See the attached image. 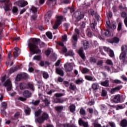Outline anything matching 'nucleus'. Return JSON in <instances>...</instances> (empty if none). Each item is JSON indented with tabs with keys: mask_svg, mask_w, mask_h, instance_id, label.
<instances>
[{
	"mask_svg": "<svg viewBox=\"0 0 127 127\" xmlns=\"http://www.w3.org/2000/svg\"><path fill=\"white\" fill-rule=\"evenodd\" d=\"M39 43L41 48L44 47V43H40V40L39 39L34 38L31 42L28 43V47L33 54H40L41 53V50L38 48V44Z\"/></svg>",
	"mask_w": 127,
	"mask_h": 127,
	"instance_id": "f257e3e1",
	"label": "nucleus"
},
{
	"mask_svg": "<svg viewBox=\"0 0 127 127\" xmlns=\"http://www.w3.org/2000/svg\"><path fill=\"white\" fill-rule=\"evenodd\" d=\"M49 116L48 114L46 113H43L42 115V116L38 118L37 119V122L39 123V124H42L44 122V121H46V120H48Z\"/></svg>",
	"mask_w": 127,
	"mask_h": 127,
	"instance_id": "f03ea898",
	"label": "nucleus"
},
{
	"mask_svg": "<svg viewBox=\"0 0 127 127\" xmlns=\"http://www.w3.org/2000/svg\"><path fill=\"white\" fill-rule=\"evenodd\" d=\"M19 87L20 90H24V89L30 88L32 91H34V88H33V84H32L29 83L27 86V84L25 83H20L19 84Z\"/></svg>",
	"mask_w": 127,
	"mask_h": 127,
	"instance_id": "7ed1b4c3",
	"label": "nucleus"
},
{
	"mask_svg": "<svg viewBox=\"0 0 127 127\" xmlns=\"http://www.w3.org/2000/svg\"><path fill=\"white\" fill-rule=\"evenodd\" d=\"M63 20V17L60 16L57 18V20L55 22V25L53 26L54 29H57L58 26L62 23V20Z\"/></svg>",
	"mask_w": 127,
	"mask_h": 127,
	"instance_id": "20e7f679",
	"label": "nucleus"
},
{
	"mask_svg": "<svg viewBox=\"0 0 127 127\" xmlns=\"http://www.w3.org/2000/svg\"><path fill=\"white\" fill-rule=\"evenodd\" d=\"M3 86L6 87L7 91H10L12 89V84H11V82L10 79H7L3 83Z\"/></svg>",
	"mask_w": 127,
	"mask_h": 127,
	"instance_id": "39448f33",
	"label": "nucleus"
},
{
	"mask_svg": "<svg viewBox=\"0 0 127 127\" xmlns=\"http://www.w3.org/2000/svg\"><path fill=\"white\" fill-rule=\"evenodd\" d=\"M127 56V53H121L119 56V59L121 61H123L124 64H127V58H126Z\"/></svg>",
	"mask_w": 127,
	"mask_h": 127,
	"instance_id": "423d86ee",
	"label": "nucleus"
},
{
	"mask_svg": "<svg viewBox=\"0 0 127 127\" xmlns=\"http://www.w3.org/2000/svg\"><path fill=\"white\" fill-rule=\"evenodd\" d=\"M16 4L20 7H24V6L28 4V2L27 1L22 0L17 1Z\"/></svg>",
	"mask_w": 127,
	"mask_h": 127,
	"instance_id": "0eeeda50",
	"label": "nucleus"
},
{
	"mask_svg": "<svg viewBox=\"0 0 127 127\" xmlns=\"http://www.w3.org/2000/svg\"><path fill=\"white\" fill-rule=\"evenodd\" d=\"M112 101L115 104H118V103H121V95H115L112 99Z\"/></svg>",
	"mask_w": 127,
	"mask_h": 127,
	"instance_id": "6e6552de",
	"label": "nucleus"
},
{
	"mask_svg": "<svg viewBox=\"0 0 127 127\" xmlns=\"http://www.w3.org/2000/svg\"><path fill=\"white\" fill-rule=\"evenodd\" d=\"M78 125L80 127H89V123L88 122H84L81 118H79L78 120Z\"/></svg>",
	"mask_w": 127,
	"mask_h": 127,
	"instance_id": "1a4fd4ad",
	"label": "nucleus"
},
{
	"mask_svg": "<svg viewBox=\"0 0 127 127\" xmlns=\"http://www.w3.org/2000/svg\"><path fill=\"white\" fill-rule=\"evenodd\" d=\"M67 48L64 47V53H65L64 56L65 57L67 56H74V53L73 52V51H69L67 53Z\"/></svg>",
	"mask_w": 127,
	"mask_h": 127,
	"instance_id": "9d476101",
	"label": "nucleus"
},
{
	"mask_svg": "<svg viewBox=\"0 0 127 127\" xmlns=\"http://www.w3.org/2000/svg\"><path fill=\"white\" fill-rule=\"evenodd\" d=\"M122 88H123V86L121 85V86H118L115 88L111 89V94H115L116 92H119V91H120V90H121Z\"/></svg>",
	"mask_w": 127,
	"mask_h": 127,
	"instance_id": "9b49d317",
	"label": "nucleus"
},
{
	"mask_svg": "<svg viewBox=\"0 0 127 127\" xmlns=\"http://www.w3.org/2000/svg\"><path fill=\"white\" fill-rule=\"evenodd\" d=\"M52 16V12H51V11H48L45 16V21H47V22H49V20L48 19H49Z\"/></svg>",
	"mask_w": 127,
	"mask_h": 127,
	"instance_id": "f8f14e48",
	"label": "nucleus"
},
{
	"mask_svg": "<svg viewBox=\"0 0 127 127\" xmlns=\"http://www.w3.org/2000/svg\"><path fill=\"white\" fill-rule=\"evenodd\" d=\"M81 43L84 48L85 50L88 49L89 46V42H88L87 40H83L81 41Z\"/></svg>",
	"mask_w": 127,
	"mask_h": 127,
	"instance_id": "ddd939ff",
	"label": "nucleus"
},
{
	"mask_svg": "<svg viewBox=\"0 0 127 127\" xmlns=\"http://www.w3.org/2000/svg\"><path fill=\"white\" fill-rule=\"evenodd\" d=\"M85 78L86 80H87V81H92L93 82H96V81H97V79H96V78L91 75H85Z\"/></svg>",
	"mask_w": 127,
	"mask_h": 127,
	"instance_id": "4468645a",
	"label": "nucleus"
},
{
	"mask_svg": "<svg viewBox=\"0 0 127 127\" xmlns=\"http://www.w3.org/2000/svg\"><path fill=\"white\" fill-rule=\"evenodd\" d=\"M92 88L94 91H97V90H99L100 85H99V83L95 82L92 84Z\"/></svg>",
	"mask_w": 127,
	"mask_h": 127,
	"instance_id": "2eb2a0df",
	"label": "nucleus"
},
{
	"mask_svg": "<svg viewBox=\"0 0 127 127\" xmlns=\"http://www.w3.org/2000/svg\"><path fill=\"white\" fill-rule=\"evenodd\" d=\"M56 72L57 74H58V75H60V76H63L64 71L63 69H62L61 68H56Z\"/></svg>",
	"mask_w": 127,
	"mask_h": 127,
	"instance_id": "dca6fc26",
	"label": "nucleus"
},
{
	"mask_svg": "<svg viewBox=\"0 0 127 127\" xmlns=\"http://www.w3.org/2000/svg\"><path fill=\"white\" fill-rule=\"evenodd\" d=\"M23 95L25 98H30L31 97V93L29 92L28 90H25L23 92Z\"/></svg>",
	"mask_w": 127,
	"mask_h": 127,
	"instance_id": "f3484780",
	"label": "nucleus"
},
{
	"mask_svg": "<svg viewBox=\"0 0 127 127\" xmlns=\"http://www.w3.org/2000/svg\"><path fill=\"white\" fill-rule=\"evenodd\" d=\"M120 39L118 37H114L110 41V43H119Z\"/></svg>",
	"mask_w": 127,
	"mask_h": 127,
	"instance_id": "a211bd4d",
	"label": "nucleus"
},
{
	"mask_svg": "<svg viewBox=\"0 0 127 127\" xmlns=\"http://www.w3.org/2000/svg\"><path fill=\"white\" fill-rule=\"evenodd\" d=\"M83 48H80L78 51V54L80 55L82 59L84 60L85 59V55L84 54V53H83Z\"/></svg>",
	"mask_w": 127,
	"mask_h": 127,
	"instance_id": "6ab92c4d",
	"label": "nucleus"
},
{
	"mask_svg": "<svg viewBox=\"0 0 127 127\" xmlns=\"http://www.w3.org/2000/svg\"><path fill=\"white\" fill-rule=\"evenodd\" d=\"M64 68L66 72H70L72 70V66L69 64H65L64 65Z\"/></svg>",
	"mask_w": 127,
	"mask_h": 127,
	"instance_id": "aec40b11",
	"label": "nucleus"
},
{
	"mask_svg": "<svg viewBox=\"0 0 127 127\" xmlns=\"http://www.w3.org/2000/svg\"><path fill=\"white\" fill-rule=\"evenodd\" d=\"M120 125L122 127H127V120L126 119H123L121 121Z\"/></svg>",
	"mask_w": 127,
	"mask_h": 127,
	"instance_id": "412c9836",
	"label": "nucleus"
},
{
	"mask_svg": "<svg viewBox=\"0 0 127 127\" xmlns=\"http://www.w3.org/2000/svg\"><path fill=\"white\" fill-rule=\"evenodd\" d=\"M72 42H77L78 41V35L76 34H74L72 36L71 39Z\"/></svg>",
	"mask_w": 127,
	"mask_h": 127,
	"instance_id": "4be33fe9",
	"label": "nucleus"
},
{
	"mask_svg": "<svg viewBox=\"0 0 127 127\" xmlns=\"http://www.w3.org/2000/svg\"><path fill=\"white\" fill-rule=\"evenodd\" d=\"M110 81L108 80H106L105 81L101 82V85L104 86V87H109Z\"/></svg>",
	"mask_w": 127,
	"mask_h": 127,
	"instance_id": "5701e85b",
	"label": "nucleus"
},
{
	"mask_svg": "<svg viewBox=\"0 0 127 127\" xmlns=\"http://www.w3.org/2000/svg\"><path fill=\"white\" fill-rule=\"evenodd\" d=\"M41 73H42L44 79H48V78H49V74H48V72L46 71H41Z\"/></svg>",
	"mask_w": 127,
	"mask_h": 127,
	"instance_id": "b1692460",
	"label": "nucleus"
},
{
	"mask_svg": "<svg viewBox=\"0 0 127 127\" xmlns=\"http://www.w3.org/2000/svg\"><path fill=\"white\" fill-rule=\"evenodd\" d=\"M96 13L97 12L94 11L93 9H89L88 10V14L90 15H92V16H94Z\"/></svg>",
	"mask_w": 127,
	"mask_h": 127,
	"instance_id": "393cba45",
	"label": "nucleus"
},
{
	"mask_svg": "<svg viewBox=\"0 0 127 127\" xmlns=\"http://www.w3.org/2000/svg\"><path fill=\"white\" fill-rule=\"evenodd\" d=\"M89 62L91 64H95L97 63V60L94 57H91L89 59Z\"/></svg>",
	"mask_w": 127,
	"mask_h": 127,
	"instance_id": "a878e982",
	"label": "nucleus"
},
{
	"mask_svg": "<svg viewBox=\"0 0 127 127\" xmlns=\"http://www.w3.org/2000/svg\"><path fill=\"white\" fill-rule=\"evenodd\" d=\"M122 53H127V45H123L122 48Z\"/></svg>",
	"mask_w": 127,
	"mask_h": 127,
	"instance_id": "bb28decb",
	"label": "nucleus"
},
{
	"mask_svg": "<svg viewBox=\"0 0 127 127\" xmlns=\"http://www.w3.org/2000/svg\"><path fill=\"white\" fill-rule=\"evenodd\" d=\"M79 113L82 116H85L86 115V110H85L83 108H81L80 109Z\"/></svg>",
	"mask_w": 127,
	"mask_h": 127,
	"instance_id": "cd10ccee",
	"label": "nucleus"
},
{
	"mask_svg": "<svg viewBox=\"0 0 127 127\" xmlns=\"http://www.w3.org/2000/svg\"><path fill=\"white\" fill-rule=\"evenodd\" d=\"M47 37H48V38H49V39H52V38H53V36L52 35V33L50 32H47L46 33Z\"/></svg>",
	"mask_w": 127,
	"mask_h": 127,
	"instance_id": "c85d7f7f",
	"label": "nucleus"
},
{
	"mask_svg": "<svg viewBox=\"0 0 127 127\" xmlns=\"http://www.w3.org/2000/svg\"><path fill=\"white\" fill-rule=\"evenodd\" d=\"M75 108H76V107L75 106V105H70L69 107L70 111L71 113H74V112H75Z\"/></svg>",
	"mask_w": 127,
	"mask_h": 127,
	"instance_id": "c756f323",
	"label": "nucleus"
},
{
	"mask_svg": "<svg viewBox=\"0 0 127 127\" xmlns=\"http://www.w3.org/2000/svg\"><path fill=\"white\" fill-rule=\"evenodd\" d=\"M42 113V111L41 110L39 109L38 111L35 112V117H38L41 115V113Z\"/></svg>",
	"mask_w": 127,
	"mask_h": 127,
	"instance_id": "7c9ffc66",
	"label": "nucleus"
},
{
	"mask_svg": "<svg viewBox=\"0 0 127 127\" xmlns=\"http://www.w3.org/2000/svg\"><path fill=\"white\" fill-rule=\"evenodd\" d=\"M33 60H36L37 61H40V60H41V56H35L33 58Z\"/></svg>",
	"mask_w": 127,
	"mask_h": 127,
	"instance_id": "2f4dec72",
	"label": "nucleus"
},
{
	"mask_svg": "<svg viewBox=\"0 0 127 127\" xmlns=\"http://www.w3.org/2000/svg\"><path fill=\"white\" fill-rule=\"evenodd\" d=\"M106 63L107 64V65H109L110 66H113V65H114L113 61H112L111 60H107Z\"/></svg>",
	"mask_w": 127,
	"mask_h": 127,
	"instance_id": "473e14b6",
	"label": "nucleus"
},
{
	"mask_svg": "<svg viewBox=\"0 0 127 127\" xmlns=\"http://www.w3.org/2000/svg\"><path fill=\"white\" fill-rule=\"evenodd\" d=\"M69 89L70 90H72V91H75V90H76L77 88L76 87V85L72 84V83H71L69 86Z\"/></svg>",
	"mask_w": 127,
	"mask_h": 127,
	"instance_id": "72a5a7b5",
	"label": "nucleus"
},
{
	"mask_svg": "<svg viewBox=\"0 0 127 127\" xmlns=\"http://www.w3.org/2000/svg\"><path fill=\"white\" fill-rule=\"evenodd\" d=\"M56 43H57V44H58L60 46H62V47H63V52H64V48H63V46H64L63 42L56 41Z\"/></svg>",
	"mask_w": 127,
	"mask_h": 127,
	"instance_id": "f704fd0d",
	"label": "nucleus"
},
{
	"mask_svg": "<svg viewBox=\"0 0 127 127\" xmlns=\"http://www.w3.org/2000/svg\"><path fill=\"white\" fill-rule=\"evenodd\" d=\"M104 68L105 71H107V72H111V67H110V66L105 65Z\"/></svg>",
	"mask_w": 127,
	"mask_h": 127,
	"instance_id": "c9c22d12",
	"label": "nucleus"
},
{
	"mask_svg": "<svg viewBox=\"0 0 127 127\" xmlns=\"http://www.w3.org/2000/svg\"><path fill=\"white\" fill-rule=\"evenodd\" d=\"M107 92L106 90L105 89H102V93H101V96L102 97H106L107 96Z\"/></svg>",
	"mask_w": 127,
	"mask_h": 127,
	"instance_id": "e433bc0d",
	"label": "nucleus"
},
{
	"mask_svg": "<svg viewBox=\"0 0 127 127\" xmlns=\"http://www.w3.org/2000/svg\"><path fill=\"white\" fill-rule=\"evenodd\" d=\"M119 8H120V9L122 10V9H124L125 10V11H126V12H127V7L125 6H123V5L122 4H120L119 6Z\"/></svg>",
	"mask_w": 127,
	"mask_h": 127,
	"instance_id": "4c0bfd02",
	"label": "nucleus"
},
{
	"mask_svg": "<svg viewBox=\"0 0 127 127\" xmlns=\"http://www.w3.org/2000/svg\"><path fill=\"white\" fill-rule=\"evenodd\" d=\"M89 69L87 68H83L81 71L82 74H87L89 72Z\"/></svg>",
	"mask_w": 127,
	"mask_h": 127,
	"instance_id": "58836bf2",
	"label": "nucleus"
},
{
	"mask_svg": "<svg viewBox=\"0 0 127 127\" xmlns=\"http://www.w3.org/2000/svg\"><path fill=\"white\" fill-rule=\"evenodd\" d=\"M121 16L122 17H123V18H126V17H127V12H122L121 13Z\"/></svg>",
	"mask_w": 127,
	"mask_h": 127,
	"instance_id": "ea45409f",
	"label": "nucleus"
},
{
	"mask_svg": "<svg viewBox=\"0 0 127 127\" xmlns=\"http://www.w3.org/2000/svg\"><path fill=\"white\" fill-rule=\"evenodd\" d=\"M21 78H22V74L17 75L16 77V81H20V80L21 79Z\"/></svg>",
	"mask_w": 127,
	"mask_h": 127,
	"instance_id": "a19ab883",
	"label": "nucleus"
},
{
	"mask_svg": "<svg viewBox=\"0 0 127 127\" xmlns=\"http://www.w3.org/2000/svg\"><path fill=\"white\" fill-rule=\"evenodd\" d=\"M54 103H55L56 104H57L58 103H63V100L56 99L54 101Z\"/></svg>",
	"mask_w": 127,
	"mask_h": 127,
	"instance_id": "79ce46f5",
	"label": "nucleus"
},
{
	"mask_svg": "<svg viewBox=\"0 0 127 127\" xmlns=\"http://www.w3.org/2000/svg\"><path fill=\"white\" fill-rule=\"evenodd\" d=\"M56 110L58 112H61L63 110V107L62 106H58L56 107Z\"/></svg>",
	"mask_w": 127,
	"mask_h": 127,
	"instance_id": "37998d69",
	"label": "nucleus"
},
{
	"mask_svg": "<svg viewBox=\"0 0 127 127\" xmlns=\"http://www.w3.org/2000/svg\"><path fill=\"white\" fill-rule=\"evenodd\" d=\"M109 56L110 57L113 58L115 57V53H114V51L113 50H111L109 52Z\"/></svg>",
	"mask_w": 127,
	"mask_h": 127,
	"instance_id": "c03bdc74",
	"label": "nucleus"
},
{
	"mask_svg": "<svg viewBox=\"0 0 127 127\" xmlns=\"http://www.w3.org/2000/svg\"><path fill=\"white\" fill-rule=\"evenodd\" d=\"M104 64V61L101 60V61H99L97 64V65L98 66H99L100 67H101V66H103V64Z\"/></svg>",
	"mask_w": 127,
	"mask_h": 127,
	"instance_id": "a18cd8bd",
	"label": "nucleus"
},
{
	"mask_svg": "<svg viewBox=\"0 0 127 127\" xmlns=\"http://www.w3.org/2000/svg\"><path fill=\"white\" fill-rule=\"evenodd\" d=\"M25 114H26V115H30V108H27L25 110Z\"/></svg>",
	"mask_w": 127,
	"mask_h": 127,
	"instance_id": "49530a36",
	"label": "nucleus"
},
{
	"mask_svg": "<svg viewBox=\"0 0 127 127\" xmlns=\"http://www.w3.org/2000/svg\"><path fill=\"white\" fill-rule=\"evenodd\" d=\"M31 10L32 11V12H37V8H36L34 6H32L31 7Z\"/></svg>",
	"mask_w": 127,
	"mask_h": 127,
	"instance_id": "de8ad7c7",
	"label": "nucleus"
},
{
	"mask_svg": "<svg viewBox=\"0 0 127 127\" xmlns=\"http://www.w3.org/2000/svg\"><path fill=\"white\" fill-rule=\"evenodd\" d=\"M104 34L105 36H107L108 37H109V36H111V32H110V31L109 30H107L105 32Z\"/></svg>",
	"mask_w": 127,
	"mask_h": 127,
	"instance_id": "09e8293b",
	"label": "nucleus"
},
{
	"mask_svg": "<svg viewBox=\"0 0 127 127\" xmlns=\"http://www.w3.org/2000/svg\"><path fill=\"white\" fill-rule=\"evenodd\" d=\"M12 10L13 13H16V12L18 11V9H17V7H13Z\"/></svg>",
	"mask_w": 127,
	"mask_h": 127,
	"instance_id": "8fccbe9b",
	"label": "nucleus"
},
{
	"mask_svg": "<svg viewBox=\"0 0 127 127\" xmlns=\"http://www.w3.org/2000/svg\"><path fill=\"white\" fill-rule=\"evenodd\" d=\"M122 23L119 22L118 24V31H121L122 30Z\"/></svg>",
	"mask_w": 127,
	"mask_h": 127,
	"instance_id": "3c124183",
	"label": "nucleus"
},
{
	"mask_svg": "<svg viewBox=\"0 0 127 127\" xmlns=\"http://www.w3.org/2000/svg\"><path fill=\"white\" fill-rule=\"evenodd\" d=\"M51 53V51L50 50V49H48L45 51V54L46 55H47V56H49Z\"/></svg>",
	"mask_w": 127,
	"mask_h": 127,
	"instance_id": "603ef678",
	"label": "nucleus"
},
{
	"mask_svg": "<svg viewBox=\"0 0 127 127\" xmlns=\"http://www.w3.org/2000/svg\"><path fill=\"white\" fill-rule=\"evenodd\" d=\"M87 112H88L89 114H91L94 113V110L93 109V108H88L87 109Z\"/></svg>",
	"mask_w": 127,
	"mask_h": 127,
	"instance_id": "864d4df0",
	"label": "nucleus"
},
{
	"mask_svg": "<svg viewBox=\"0 0 127 127\" xmlns=\"http://www.w3.org/2000/svg\"><path fill=\"white\" fill-rule=\"evenodd\" d=\"M113 83L115 84H122V81L119 79H115L114 80Z\"/></svg>",
	"mask_w": 127,
	"mask_h": 127,
	"instance_id": "5fc2aeb1",
	"label": "nucleus"
},
{
	"mask_svg": "<svg viewBox=\"0 0 127 127\" xmlns=\"http://www.w3.org/2000/svg\"><path fill=\"white\" fill-rule=\"evenodd\" d=\"M39 103H40V100H36L34 102H32V104H33V105H34L35 106H37V105H38Z\"/></svg>",
	"mask_w": 127,
	"mask_h": 127,
	"instance_id": "6e6d98bb",
	"label": "nucleus"
},
{
	"mask_svg": "<svg viewBox=\"0 0 127 127\" xmlns=\"http://www.w3.org/2000/svg\"><path fill=\"white\" fill-rule=\"evenodd\" d=\"M6 106H7V105L6 104V103L3 102L2 103V106H1L2 109H3L4 110H5V109H6Z\"/></svg>",
	"mask_w": 127,
	"mask_h": 127,
	"instance_id": "4d7b16f0",
	"label": "nucleus"
},
{
	"mask_svg": "<svg viewBox=\"0 0 127 127\" xmlns=\"http://www.w3.org/2000/svg\"><path fill=\"white\" fill-rule=\"evenodd\" d=\"M87 36L88 37H92L93 36V33H92L90 31H88L87 33Z\"/></svg>",
	"mask_w": 127,
	"mask_h": 127,
	"instance_id": "13d9d810",
	"label": "nucleus"
},
{
	"mask_svg": "<svg viewBox=\"0 0 127 127\" xmlns=\"http://www.w3.org/2000/svg\"><path fill=\"white\" fill-rule=\"evenodd\" d=\"M103 49L105 50V51H106V52H109L112 50L110 49V48H108L107 47H104Z\"/></svg>",
	"mask_w": 127,
	"mask_h": 127,
	"instance_id": "bf43d9fd",
	"label": "nucleus"
},
{
	"mask_svg": "<svg viewBox=\"0 0 127 127\" xmlns=\"http://www.w3.org/2000/svg\"><path fill=\"white\" fill-rule=\"evenodd\" d=\"M55 96L57 98H60V97L63 96V94H62V93H56V94H55Z\"/></svg>",
	"mask_w": 127,
	"mask_h": 127,
	"instance_id": "052dcab7",
	"label": "nucleus"
},
{
	"mask_svg": "<svg viewBox=\"0 0 127 127\" xmlns=\"http://www.w3.org/2000/svg\"><path fill=\"white\" fill-rule=\"evenodd\" d=\"M64 127H77L74 125H69V124H64Z\"/></svg>",
	"mask_w": 127,
	"mask_h": 127,
	"instance_id": "680f3d73",
	"label": "nucleus"
},
{
	"mask_svg": "<svg viewBox=\"0 0 127 127\" xmlns=\"http://www.w3.org/2000/svg\"><path fill=\"white\" fill-rule=\"evenodd\" d=\"M55 91L53 90H47V94L48 95H51L53 93H54Z\"/></svg>",
	"mask_w": 127,
	"mask_h": 127,
	"instance_id": "e2e57ef3",
	"label": "nucleus"
},
{
	"mask_svg": "<svg viewBox=\"0 0 127 127\" xmlns=\"http://www.w3.org/2000/svg\"><path fill=\"white\" fill-rule=\"evenodd\" d=\"M3 8L5 11H7V10H9V6L7 5H5V6L3 7Z\"/></svg>",
	"mask_w": 127,
	"mask_h": 127,
	"instance_id": "0e129e2a",
	"label": "nucleus"
},
{
	"mask_svg": "<svg viewBox=\"0 0 127 127\" xmlns=\"http://www.w3.org/2000/svg\"><path fill=\"white\" fill-rule=\"evenodd\" d=\"M109 125H110L111 127H116V124L114 122H109Z\"/></svg>",
	"mask_w": 127,
	"mask_h": 127,
	"instance_id": "69168bd1",
	"label": "nucleus"
},
{
	"mask_svg": "<svg viewBox=\"0 0 127 127\" xmlns=\"http://www.w3.org/2000/svg\"><path fill=\"white\" fill-rule=\"evenodd\" d=\"M22 77H23V78H24L25 79H26L27 78H28V74L24 73L22 74Z\"/></svg>",
	"mask_w": 127,
	"mask_h": 127,
	"instance_id": "338daca9",
	"label": "nucleus"
},
{
	"mask_svg": "<svg viewBox=\"0 0 127 127\" xmlns=\"http://www.w3.org/2000/svg\"><path fill=\"white\" fill-rule=\"evenodd\" d=\"M94 104H95V101H94V100H91L88 102V105L89 106H93Z\"/></svg>",
	"mask_w": 127,
	"mask_h": 127,
	"instance_id": "774afa93",
	"label": "nucleus"
}]
</instances>
